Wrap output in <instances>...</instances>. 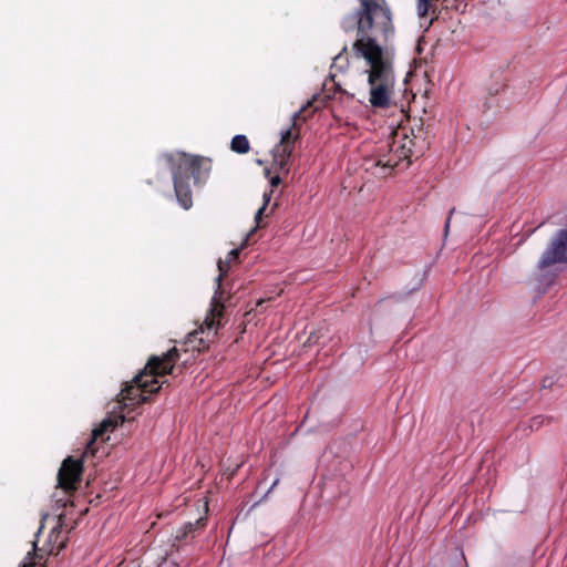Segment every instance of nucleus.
I'll list each match as a JSON object with an SVG mask.
<instances>
[{
    "instance_id": "nucleus-17",
    "label": "nucleus",
    "mask_w": 567,
    "mask_h": 567,
    "mask_svg": "<svg viewBox=\"0 0 567 567\" xmlns=\"http://www.w3.org/2000/svg\"><path fill=\"white\" fill-rule=\"evenodd\" d=\"M505 87V85H501L498 87H496L494 91H489V94H498Z\"/></svg>"
},
{
    "instance_id": "nucleus-24",
    "label": "nucleus",
    "mask_w": 567,
    "mask_h": 567,
    "mask_svg": "<svg viewBox=\"0 0 567 567\" xmlns=\"http://www.w3.org/2000/svg\"><path fill=\"white\" fill-rule=\"evenodd\" d=\"M175 567H177V566H175Z\"/></svg>"
},
{
    "instance_id": "nucleus-23",
    "label": "nucleus",
    "mask_w": 567,
    "mask_h": 567,
    "mask_svg": "<svg viewBox=\"0 0 567 567\" xmlns=\"http://www.w3.org/2000/svg\"><path fill=\"white\" fill-rule=\"evenodd\" d=\"M166 564H167V561H165L163 565H159V567H164Z\"/></svg>"
},
{
    "instance_id": "nucleus-22",
    "label": "nucleus",
    "mask_w": 567,
    "mask_h": 567,
    "mask_svg": "<svg viewBox=\"0 0 567 567\" xmlns=\"http://www.w3.org/2000/svg\"><path fill=\"white\" fill-rule=\"evenodd\" d=\"M265 175H266L267 177H269V176H270V169H269V168H266V169H265Z\"/></svg>"
},
{
    "instance_id": "nucleus-8",
    "label": "nucleus",
    "mask_w": 567,
    "mask_h": 567,
    "mask_svg": "<svg viewBox=\"0 0 567 567\" xmlns=\"http://www.w3.org/2000/svg\"><path fill=\"white\" fill-rule=\"evenodd\" d=\"M82 458L68 456L61 464L58 472V487L71 494L78 489L83 474Z\"/></svg>"
},
{
    "instance_id": "nucleus-2",
    "label": "nucleus",
    "mask_w": 567,
    "mask_h": 567,
    "mask_svg": "<svg viewBox=\"0 0 567 567\" xmlns=\"http://www.w3.org/2000/svg\"><path fill=\"white\" fill-rule=\"evenodd\" d=\"M430 147L426 133L422 127H399L390 141L378 147L374 166L381 168L382 176L391 174L395 167L408 168L412 158L421 157Z\"/></svg>"
},
{
    "instance_id": "nucleus-3",
    "label": "nucleus",
    "mask_w": 567,
    "mask_h": 567,
    "mask_svg": "<svg viewBox=\"0 0 567 567\" xmlns=\"http://www.w3.org/2000/svg\"><path fill=\"white\" fill-rule=\"evenodd\" d=\"M178 358L179 352L176 347L169 349L162 357H151L145 368L121 390L118 402L122 403L125 409L131 408V410H133L134 406L147 402L148 396L146 394L157 393L162 386L158 384L156 377L172 374L174 364Z\"/></svg>"
},
{
    "instance_id": "nucleus-15",
    "label": "nucleus",
    "mask_w": 567,
    "mask_h": 567,
    "mask_svg": "<svg viewBox=\"0 0 567 567\" xmlns=\"http://www.w3.org/2000/svg\"><path fill=\"white\" fill-rule=\"evenodd\" d=\"M532 421H533L532 426H536V427H538L543 423L542 416H536Z\"/></svg>"
},
{
    "instance_id": "nucleus-4",
    "label": "nucleus",
    "mask_w": 567,
    "mask_h": 567,
    "mask_svg": "<svg viewBox=\"0 0 567 567\" xmlns=\"http://www.w3.org/2000/svg\"><path fill=\"white\" fill-rule=\"evenodd\" d=\"M174 182V190L184 209L193 206L190 178L196 185L204 184L212 171V161L199 155L177 153L167 157Z\"/></svg>"
},
{
    "instance_id": "nucleus-12",
    "label": "nucleus",
    "mask_w": 567,
    "mask_h": 567,
    "mask_svg": "<svg viewBox=\"0 0 567 567\" xmlns=\"http://www.w3.org/2000/svg\"><path fill=\"white\" fill-rule=\"evenodd\" d=\"M274 190L272 188L269 190V192H266L264 193V196H262V199H264V204L262 206L257 210L256 213V216H255V221H256V225L257 227H261V219H262V216H264V213L271 199V195H272Z\"/></svg>"
},
{
    "instance_id": "nucleus-11",
    "label": "nucleus",
    "mask_w": 567,
    "mask_h": 567,
    "mask_svg": "<svg viewBox=\"0 0 567 567\" xmlns=\"http://www.w3.org/2000/svg\"><path fill=\"white\" fill-rule=\"evenodd\" d=\"M230 150L238 154H247L250 150V144L246 135H235L230 142Z\"/></svg>"
},
{
    "instance_id": "nucleus-14",
    "label": "nucleus",
    "mask_w": 567,
    "mask_h": 567,
    "mask_svg": "<svg viewBox=\"0 0 567 567\" xmlns=\"http://www.w3.org/2000/svg\"><path fill=\"white\" fill-rule=\"evenodd\" d=\"M281 183V178L279 175H275L272 177H270V185H271V188L274 189L275 187L279 186Z\"/></svg>"
},
{
    "instance_id": "nucleus-18",
    "label": "nucleus",
    "mask_w": 567,
    "mask_h": 567,
    "mask_svg": "<svg viewBox=\"0 0 567 567\" xmlns=\"http://www.w3.org/2000/svg\"><path fill=\"white\" fill-rule=\"evenodd\" d=\"M453 212H454V208H452V209H451L450 215H452V214H453ZM450 220H451V216H449V217H447L446 223H445V229H446V230L449 229Z\"/></svg>"
},
{
    "instance_id": "nucleus-21",
    "label": "nucleus",
    "mask_w": 567,
    "mask_h": 567,
    "mask_svg": "<svg viewBox=\"0 0 567 567\" xmlns=\"http://www.w3.org/2000/svg\"><path fill=\"white\" fill-rule=\"evenodd\" d=\"M268 300H269V299H260V300H258V301H257V305H256V306H257V307H260V306H262V305H264L266 301H268Z\"/></svg>"
},
{
    "instance_id": "nucleus-20",
    "label": "nucleus",
    "mask_w": 567,
    "mask_h": 567,
    "mask_svg": "<svg viewBox=\"0 0 567 567\" xmlns=\"http://www.w3.org/2000/svg\"><path fill=\"white\" fill-rule=\"evenodd\" d=\"M347 52V45L342 48V51L334 58V61L341 58L342 53Z\"/></svg>"
},
{
    "instance_id": "nucleus-9",
    "label": "nucleus",
    "mask_w": 567,
    "mask_h": 567,
    "mask_svg": "<svg viewBox=\"0 0 567 567\" xmlns=\"http://www.w3.org/2000/svg\"><path fill=\"white\" fill-rule=\"evenodd\" d=\"M207 525V517L203 516L195 520V523H186L179 529L176 530L175 535L172 538V546L177 550L181 547L182 543H188L193 540L200 530H203Z\"/></svg>"
},
{
    "instance_id": "nucleus-13",
    "label": "nucleus",
    "mask_w": 567,
    "mask_h": 567,
    "mask_svg": "<svg viewBox=\"0 0 567 567\" xmlns=\"http://www.w3.org/2000/svg\"><path fill=\"white\" fill-rule=\"evenodd\" d=\"M431 4L427 0L417 1V13L420 17H426L430 12Z\"/></svg>"
},
{
    "instance_id": "nucleus-19",
    "label": "nucleus",
    "mask_w": 567,
    "mask_h": 567,
    "mask_svg": "<svg viewBox=\"0 0 567 567\" xmlns=\"http://www.w3.org/2000/svg\"><path fill=\"white\" fill-rule=\"evenodd\" d=\"M279 483V480H275L274 483L271 484L270 488L268 489L267 494L270 493Z\"/></svg>"
},
{
    "instance_id": "nucleus-16",
    "label": "nucleus",
    "mask_w": 567,
    "mask_h": 567,
    "mask_svg": "<svg viewBox=\"0 0 567 567\" xmlns=\"http://www.w3.org/2000/svg\"><path fill=\"white\" fill-rule=\"evenodd\" d=\"M333 85L336 86L337 91L340 92L341 94H347L349 97H353V95H350L348 92H346L344 90L341 89V86L337 83H333Z\"/></svg>"
},
{
    "instance_id": "nucleus-1",
    "label": "nucleus",
    "mask_w": 567,
    "mask_h": 567,
    "mask_svg": "<svg viewBox=\"0 0 567 567\" xmlns=\"http://www.w3.org/2000/svg\"><path fill=\"white\" fill-rule=\"evenodd\" d=\"M359 9L341 19L340 27L346 33L357 32L352 52L368 65L369 102L374 109L385 110L392 103L395 75L378 38L386 40L393 32L392 14L385 0H359Z\"/></svg>"
},
{
    "instance_id": "nucleus-7",
    "label": "nucleus",
    "mask_w": 567,
    "mask_h": 567,
    "mask_svg": "<svg viewBox=\"0 0 567 567\" xmlns=\"http://www.w3.org/2000/svg\"><path fill=\"white\" fill-rule=\"evenodd\" d=\"M567 264V229H559L550 239L538 260L540 271L557 265Z\"/></svg>"
},
{
    "instance_id": "nucleus-10",
    "label": "nucleus",
    "mask_w": 567,
    "mask_h": 567,
    "mask_svg": "<svg viewBox=\"0 0 567 567\" xmlns=\"http://www.w3.org/2000/svg\"><path fill=\"white\" fill-rule=\"evenodd\" d=\"M117 426V421L112 419H106L102 421V423L95 427L92 431V435L90 441L86 443V446L83 452V457H86L89 455L95 456L97 452V442L101 440V442H104V434L113 431Z\"/></svg>"
},
{
    "instance_id": "nucleus-6",
    "label": "nucleus",
    "mask_w": 567,
    "mask_h": 567,
    "mask_svg": "<svg viewBox=\"0 0 567 567\" xmlns=\"http://www.w3.org/2000/svg\"><path fill=\"white\" fill-rule=\"evenodd\" d=\"M312 106V102H308L291 117V126L281 133L280 142L275 146L272 151V167L281 173L289 171L290 158L293 153V144L299 138V123L307 121L313 112L309 111Z\"/></svg>"
},
{
    "instance_id": "nucleus-5",
    "label": "nucleus",
    "mask_w": 567,
    "mask_h": 567,
    "mask_svg": "<svg viewBox=\"0 0 567 567\" xmlns=\"http://www.w3.org/2000/svg\"><path fill=\"white\" fill-rule=\"evenodd\" d=\"M239 255L240 250L236 248L228 252L225 260L219 259L218 261L219 275L216 278L217 288L212 298L209 311L200 327L188 336V341L190 343L194 344L198 341V351L209 347V343L214 341L217 336V330L223 326V320L225 318V291L221 287V281L224 277L227 276L230 262L236 261L239 258Z\"/></svg>"
}]
</instances>
